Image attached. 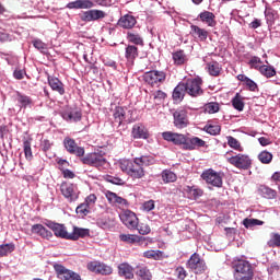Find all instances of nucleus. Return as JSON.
I'll return each mask as SVG.
<instances>
[{
  "instance_id": "obj_2",
  "label": "nucleus",
  "mask_w": 280,
  "mask_h": 280,
  "mask_svg": "<svg viewBox=\"0 0 280 280\" xmlns=\"http://www.w3.org/2000/svg\"><path fill=\"white\" fill-rule=\"evenodd\" d=\"M119 167L121 172H124L125 174H127V176H130L133 179L143 178V176H145V171L137 162L136 158L133 159V161L122 160L119 163Z\"/></svg>"
},
{
  "instance_id": "obj_7",
  "label": "nucleus",
  "mask_w": 280,
  "mask_h": 280,
  "mask_svg": "<svg viewBox=\"0 0 280 280\" xmlns=\"http://www.w3.org/2000/svg\"><path fill=\"white\" fill-rule=\"evenodd\" d=\"M201 178L205 180V183H207V185H211L212 187L220 188L223 185L222 173L215 172L213 168L203 171Z\"/></svg>"
},
{
  "instance_id": "obj_18",
  "label": "nucleus",
  "mask_w": 280,
  "mask_h": 280,
  "mask_svg": "<svg viewBox=\"0 0 280 280\" xmlns=\"http://www.w3.org/2000/svg\"><path fill=\"white\" fill-rule=\"evenodd\" d=\"M63 145L69 154H74V156H84V148L79 147L74 139L69 137L65 138Z\"/></svg>"
},
{
  "instance_id": "obj_64",
  "label": "nucleus",
  "mask_w": 280,
  "mask_h": 280,
  "mask_svg": "<svg viewBox=\"0 0 280 280\" xmlns=\"http://www.w3.org/2000/svg\"><path fill=\"white\" fill-rule=\"evenodd\" d=\"M86 205H89L90 207H93V205H95V202H97V196H95V194H91L85 198L84 201Z\"/></svg>"
},
{
  "instance_id": "obj_40",
  "label": "nucleus",
  "mask_w": 280,
  "mask_h": 280,
  "mask_svg": "<svg viewBox=\"0 0 280 280\" xmlns=\"http://www.w3.org/2000/svg\"><path fill=\"white\" fill-rule=\"evenodd\" d=\"M119 240L126 244H139V242H141V236L135 234H120Z\"/></svg>"
},
{
  "instance_id": "obj_9",
  "label": "nucleus",
  "mask_w": 280,
  "mask_h": 280,
  "mask_svg": "<svg viewBox=\"0 0 280 280\" xmlns=\"http://www.w3.org/2000/svg\"><path fill=\"white\" fill-rule=\"evenodd\" d=\"M187 268L192 270L195 275H202L207 270V262L200 258L198 253H194L187 261Z\"/></svg>"
},
{
  "instance_id": "obj_26",
  "label": "nucleus",
  "mask_w": 280,
  "mask_h": 280,
  "mask_svg": "<svg viewBox=\"0 0 280 280\" xmlns=\"http://www.w3.org/2000/svg\"><path fill=\"white\" fill-rule=\"evenodd\" d=\"M125 58L127 62L135 65V60L139 58V47L136 45H127L125 48Z\"/></svg>"
},
{
  "instance_id": "obj_31",
  "label": "nucleus",
  "mask_w": 280,
  "mask_h": 280,
  "mask_svg": "<svg viewBox=\"0 0 280 280\" xmlns=\"http://www.w3.org/2000/svg\"><path fill=\"white\" fill-rule=\"evenodd\" d=\"M190 34L195 38H199V40L205 42L209 37V32L205 28H201L198 25H191L190 26Z\"/></svg>"
},
{
  "instance_id": "obj_29",
  "label": "nucleus",
  "mask_w": 280,
  "mask_h": 280,
  "mask_svg": "<svg viewBox=\"0 0 280 280\" xmlns=\"http://www.w3.org/2000/svg\"><path fill=\"white\" fill-rule=\"evenodd\" d=\"M48 84L52 91L59 93V95H65V83L56 77H48Z\"/></svg>"
},
{
  "instance_id": "obj_41",
  "label": "nucleus",
  "mask_w": 280,
  "mask_h": 280,
  "mask_svg": "<svg viewBox=\"0 0 280 280\" xmlns=\"http://www.w3.org/2000/svg\"><path fill=\"white\" fill-rule=\"evenodd\" d=\"M232 106L233 108H235V110H238L240 113L244 110V97H242L240 93H236L235 96L232 98Z\"/></svg>"
},
{
  "instance_id": "obj_55",
  "label": "nucleus",
  "mask_w": 280,
  "mask_h": 280,
  "mask_svg": "<svg viewBox=\"0 0 280 280\" xmlns=\"http://www.w3.org/2000/svg\"><path fill=\"white\" fill-rule=\"evenodd\" d=\"M89 209H91V207L83 202L77 207L75 211L78 215H80L81 218H85V215H89V213H91V210Z\"/></svg>"
},
{
  "instance_id": "obj_16",
  "label": "nucleus",
  "mask_w": 280,
  "mask_h": 280,
  "mask_svg": "<svg viewBox=\"0 0 280 280\" xmlns=\"http://www.w3.org/2000/svg\"><path fill=\"white\" fill-rule=\"evenodd\" d=\"M174 117V126L178 128V130H183V128H187L189 126V117L187 116V110L177 109L173 114Z\"/></svg>"
},
{
  "instance_id": "obj_51",
  "label": "nucleus",
  "mask_w": 280,
  "mask_h": 280,
  "mask_svg": "<svg viewBox=\"0 0 280 280\" xmlns=\"http://www.w3.org/2000/svg\"><path fill=\"white\" fill-rule=\"evenodd\" d=\"M18 102L21 104L22 108H27V106H32L33 101L32 97L27 95H23L18 92Z\"/></svg>"
},
{
  "instance_id": "obj_50",
  "label": "nucleus",
  "mask_w": 280,
  "mask_h": 280,
  "mask_svg": "<svg viewBox=\"0 0 280 280\" xmlns=\"http://www.w3.org/2000/svg\"><path fill=\"white\" fill-rule=\"evenodd\" d=\"M23 150L26 161H32L34 159V154L32 153V141L25 140L23 142Z\"/></svg>"
},
{
  "instance_id": "obj_39",
  "label": "nucleus",
  "mask_w": 280,
  "mask_h": 280,
  "mask_svg": "<svg viewBox=\"0 0 280 280\" xmlns=\"http://www.w3.org/2000/svg\"><path fill=\"white\" fill-rule=\"evenodd\" d=\"M137 277L141 280H152V272L147 266H137Z\"/></svg>"
},
{
  "instance_id": "obj_21",
  "label": "nucleus",
  "mask_w": 280,
  "mask_h": 280,
  "mask_svg": "<svg viewBox=\"0 0 280 280\" xmlns=\"http://www.w3.org/2000/svg\"><path fill=\"white\" fill-rule=\"evenodd\" d=\"M118 276L124 279H135V268L128 262H121L118 265Z\"/></svg>"
},
{
  "instance_id": "obj_45",
  "label": "nucleus",
  "mask_w": 280,
  "mask_h": 280,
  "mask_svg": "<svg viewBox=\"0 0 280 280\" xmlns=\"http://www.w3.org/2000/svg\"><path fill=\"white\" fill-rule=\"evenodd\" d=\"M228 145L232 148L233 150H236L237 152H244V147H242V143L238 142L236 138L233 136H228Z\"/></svg>"
},
{
  "instance_id": "obj_8",
  "label": "nucleus",
  "mask_w": 280,
  "mask_h": 280,
  "mask_svg": "<svg viewBox=\"0 0 280 280\" xmlns=\"http://www.w3.org/2000/svg\"><path fill=\"white\" fill-rule=\"evenodd\" d=\"M82 163L84 165H90L91 167H104L106 164V158H104V152L96 151L82 158Z\"/></svg>"
},
{
  "instance_id": "obj_30",
  "label": "nucleus",
  "mask_w": 280,
  "mask_h": 280,
  "mask_svg": "<svg viewBox=\"0 0 280 280\" xmlns=\"http://www.w3.org/2000/svg\"><path fill=\"white\" fill-rule=\"evenodd\" d=\"M258 194L262 198H266V200H275V198H277V190L266 185H260L258 187Z\"/></svg>"
},
{
  "instance_id": "obj_43",
  "label": "nucleus",
  "mask_w": 280,
  "mask_h": 280,
  "mask_svg": "<svg viewBox=\"0 0 280 280\" xmlns=\"http://www.w3.org/2000/svg\"><path fill=\"white\" fill-rule=\"evenodd\" d=\"M16 246L13 243H7L0 245V258L8 257L10 254L14 253Z\"/></svg>"
},
{
  "instance_id": "obj_5",
  "label": "nucleus",
  "mask_w": 280,
  "mask_h": 280,
  "mask_svg": "<svg viewBox=\"0 0 280 280\" xmlns=\"http://www.w3.org/2000/svg\"><path fill=\"white\" fill-rule=\"evenodd\" d=\"M184 86L187 95H190V97H200V95H205V90H202V79L200 78L187 79L186 82H184Z\"/></svg>"
},
{
  "instance_id": "obj_11",
  "label": "nucleus",
  "mask_w": 280,
  "mask_h": 280,
  "mask_svg": "<svg viewBox=\"0 0 280 280\" xmlns=\"http://www.w3.org/2000/svg\"><path fill=\"white\" fill-rule=\"evenodd\" d=\"M54 270H55L58 279H61V280H82L80 275H78L74 271H71V270L67 269L61 264H55L54 265Z\"/></svg>"
},
{
  "instance_id": "obj_62",
  "label": "nucleus",
  "mask_w": 280,
  "mask_h": 280,
  "mask_svg": "<svg viewBox=\"0 0 280 280\" xmlns=\"http://www.w3.org/2000/svg\"><path fill=\"white\" fill-rule=\"evenodd\" d=\"M51 145H54V142H51L47 139H44L40 142V148L44 152H48V150H51Z\"/></svg>"
},
{
  "instance_id": "obj_36",
  "label": "nucleus",
  "mask_w": 280,
  "mask_h": 280,
  "mask_svg": "<svg viewBox=\"0 0 280 280\" xmlns=\"http://www.w3.org/2000/svg\"><path fill=\"white\" fill-rule=\"evenodd\" d=\"M89 235H90L89 229L74 226L73 232L70 233V240H72L73 242H77V240H80V237H89Z\"/></svg>"
},
{
  "instance_id": "obj_54",
  "label": "nucleus",
  "mask_w": 280,
  "mask_h": 280,
  "mask_svg": "<svg viewBox=\"0 0 280 280\" xmlns=\"http://www.w3.org/2000/svg\"><path fill=\"white\" fill-rule=\"evenodd\" d=\"M258 160L260 161V163L268 165L272 163V153L268 151H262L258 154Z\"/></svg>"
},
{
  "instance_id": "obj_52",
  "label": "nucleus",
  "mask_w": 280,
  "mask_h": 280,
  "mask_svg": "<svg viewBox=\"0 0 280 280\" xmlns=\"http://www.w3.org/2000/svg\"><path fill=\"white\" fill-rule=\"evenodd\" d=\"M203 130L208 132V135H212L213 137L220 135L222 131V127L220 125H206Z\"/></svg>"
},
{
  "instance_id": "obj_63",
  "label": "nucleus",
  "mask_w": 280,
  "mask_h": 280,
  "mask_svg": "<svg viewBox=\"0 0 280 280\" xmlns=\"http://www.w3.org/2000/svg\"><path fill=\"white\" fill-rule=\"evenodd\" d=\"M154 207H155V203H154V200H148L145 201L143 205H142V209L143 211H152L154 210Z\"/></svg>"
},
{
  "instance_id": "obj_48",
  "label": "nucleus",
  "mask_w": 280,
  "mask_h": 280,
  "mask_svg": "<svg viewBox=\"0 0 280 280\" xmlns=\"http://www.w3.org/2000/svg\"><path fill=\"white\" fill-rule=\"evenodd\" d=\"M243 225L245 229H253V226H264V221L259 219H244L243 220Z\"/></svg>"
},
{
  "instance_id": "obj_3",
  "label": "nucleus",
  "mask_w": 280,
  "mask_h": 280,
  "mask_svg": "<svg viewBox=\"0 0 280 280\" xmlns=\"http://www.w3.org/2000/svg\"><path fill=\"white\" fill-rule=\"evenodd\" d=\"M59 191L67 202H75L80 198L78 185L70 182H62L59 186Z\"/></svg>"
},
{
  "instance_id": "obj_4",
  "label": "nucleus",
  "mask_w": 280,
  "mask_h": 280,
  "mask_svg": "<svg viewBox=\"0 0 280 280\" xmlns=\"http://www.w3.org/2000/svg\"><path fill=\"white\" fill-rule=\"evenodd\" d=\"M167 74L165 71L161 70H151L142 75V80H144L145 84L155 89H159V86L165 82Z\"/></svg>"
},
{
  "instance_id": "obj_6",
  "label": "nucleus",
  "mask_w": 280,
  "mask_h": 280,
  "mask_svg": "<svg viewBox=\"0 0 280 280\" xmlns=\"http://www.w3.org/2000/svg\"><path fill=\"white\" fill-rule=\"evenodd\" d=\"M228 163L237 170H250V167H253L250 156L242 153L228 158Z\"/></svg>"
},
{
  "instance_id": "obj_47",
  "label": "nucleus",
  "mask_w": 280,
  "mask_h": 280,
  "mask_svg": "<svg viewBox=\"0 0 280 280\" xmlns=\"http://www.w3.org/2000/svg\"><path fill=\"white\" fill-rule=\"evenodd\" d=\"M269 248H280V234L279 233H271L270 240L267 242Z\"/></svg>"
},
{
  "instance_id": "obj_49",
  "label": "nucleus",
  "mask_w": 280,
  "mask_h": 280,
  "mask_svg": "<svg viewBox=\"0 0 280 280\" xmlns=\"http://www.w3.org/2000/svg\"><path fill=\"white\" fill-rule=\"evenodd\" d=\"M265 16H266L267 23H275V21L279 19V13L275 9L269 8L265 10Z\"/></svg>"
},
{
  "instance_id": "obj_33",
  "label": "nucleus",
  "mask_w": 280,
  "mask_h": 280,
  "mask_svg": "<svg viewBox=\"0 0 280 280\" xmlns=\"http://www.w3.org/2000/svg\"><path fill=\"white\" fill-rule=\"evenodd\" d=\"M105 196H106L108 202H110L113 205H120L121 207H128V200L122 197L117 196V194H115L113 191H107Z\"/></svg>"
},
{
  "instance_id": "obj_23",
  "label": "nucleus",
  "mask_w": 280,
  "mask_h": 280,
  "mask_svg": "<svg viewBox=\"0 0 280 280\" xmlns=\"http://www.w3.org/2000/svg\"><path fill=\"white\" fill-rule=\"evenodd\" d=\"M199 21L208 25V27H215L218 25V21H215V14L211 11H203L198 15Z\"/></svg>"
},
{
  "instance_id": "obj_35",
  "label": "nucleus",
  "mask_w": 280,
  "mask_h": 280,
  "mask_svg": "<svg viewBox=\"0 0 280 280\" xmlns=\"http://www.w3.org/2000/svg\"><path fill=\"white\" fill-rule=\"evenodd\" d=\"M236 78L240 82H244L248 91H252L253 93H255V91H259V86L255 83V81H253V79L246 77V74H238Z\"/></svg>"
},
{
  "instance_id": "obj_61",
  "label": "nucleus",
  "mask_w": 280,
  "mask_h": 280,
  "mask_svg": "<svg viewBox=\"0 0 280 280\" xmlns=\"http://www.w3.org/2000/svg\"><path fill=\"white\" fill-rule=\"evenodd\" d=\"M165 97H167V94L161 90H158L156 92L153 93L154 102H163Z\"/></svg>"
},
{
  "instance_id": "obj_1",
  "label": "nucleus",
  "mask_w": 280,
  "mask_h": 280,
  "mask_svg": "<svg viewBox=\"0 0 280 280\" xmlns=\"http://www.w3.org/2000/svg\"><path fill=\"white\" fill-rule=\"evenodd\" d=\"M233 279L234 280H254L255 268L248 260L236 259L232 262Z\"/></svg>"
},
{
  "instance_id": "obj_19",
  "label": "nucleus",
  "mask_w": 280,
  "mask_h": 280,
  "mask_svg": "<svg viewBox=\"0 0 280 280\" xmlns=\"http://www.w3.org/2000/svg\"><path fill=\"white\" fill-rule=\"evenodd\" d=\"M66 8H68V10H91L95 8V3L93 0H75L69 2Z\"/></svg>"
},
{
  "instance_id": "obj_32",
  "label": "nucleus",
  "mask_w": 280,
  "mask_h": 280,
  "mask_svg": "<svg viewBox=\"0 0 280 280\" xmlns=\"http://www.w3.org/2000/svg\"><path fill=\"white\" fill-rule=\"evenodd\" d=\"M187 90L185 89V82H179L173 91L174 102H183L185 100V94Z\"/></svg>"
},
{
  "instance_id": "obj_34",
  "label": "nucleus",
  "mask_w": 280,
  "mask_h": 280,
  "mask_svg": "<svg viewBox=\"0 0 280 280\" xmlns=\"http://www.w3.org/2000/svg\"><path fill=\"white\" fill-rule=\"evenodd\" d=\"M127 40L128 43H131V45H138L139 47H143L144 45L143 37L141 36V34L135 31L127 32Z\"/></svg>"
},
{
  "instance_id": "obj_44",
  "label": "nucleus",
  "mask_w": 280,
  "mask_h": 280,
  "mask_svg": "<svg viewBox=\"0 0 280 280\" xmlns=\"http://www.w3.org/2000/svg\"><path fill=\"white\" fill-rule=\"evenodd\" d=\"M259 73L265 78H275V75H277V70H275L272 66L262 65L259 68Z\"/></svg>"
},
{
  "instance_id": "obj_27",
  "label": "nucleus",
  "mask_w": 280,
  "mask_h": 280,
  "mask_svg": "<svg viewBox=\"0 0 280 280\" xmlns=\"http://www.w3.org/2000/svg\"><path fill=\"white\" fill-rule=\"evenodd\" d=\"M131 136L135 139H148L150 137V133L148 132V129L145 126L141 124L133 125L131 130Z\"/></svg>"
},
{
  "instance_id": "obj_59",
  "label": "nucleus",
  "mask_w": 280,
  "mask_h": 280,
  "mask_svg": "<svg viewBox=\"0 0 280 280\" xmlns=\"http://www.w3.org/2000/svg\"><path fill=\"white\" fill-rule=\"evenodd\" d=\"M177 280H185L187 279V270H185V267H177L174 272Z\"/></svg>"
},
{
  "instance_id": "obj_20",
  "label": "nucleus",
  "mask_w": 280,
  "mask_h": 280,
  "mask_svg": "<svg viewBox=\"0 0 280 280\" xmlns=\"http://www.w3.org/2000/svg\"><path fill=\"white\" fill-rule=\"evenodd\" d=\"M31 233H33L34 235H38L43 240H51V237H54V233H51V231L47 230L40 223L32 225Z\"/></svg>"
},
{
  "instance_id": "obj_17",
  "label": "nucleus",
  "mask_w": 280,
  "mask_h": 280,
  "mask_svg": "<svg viewBox=\"0 0 280 280\" xmlns=\"http://www.w3.org/2000/svg\"><path fill=\"white\" fill-rule=\"evenodd\" d=\"M46 226L50 229V231H52L56 237H60L61 240H70L71 234L67 232V228L65 226V224L48 221L46 223Z\"/></svg>"
},
{
  "instance_id": "obj_15",
  "label": "nucleus",
  "mask_w": 280,
  "mask_h": 280,
  "mask_svg": "<svg viewBox=\"0 0 280 280\" xmlns=\"http://www.w3.org/2000/svg\"><path fill=\"white\" fill-rule=\"evenodd\" d=\"M60 115L65 121L78 122L82 120V112L78 108L67 106L60 112Z\"/></svg>"
},
{
  "instance_id": "obj_28",
  "label": "nucleus",
  "mask_w": 280,
  "mask_h": 280,
  "mask_svg": "<svg viewBox=\"0 0 280 280\" xmlns=\"http://www.w3.org/2000/svg\"><path fill=\"white\" fill-rule=\"evenodd\" d=\"M126 110H128V108L121 106H117L114 109V124H117L118 128H121V125L124 124V121H126Z\"/></svg>"
},
{
  "instance_id": "obj_12",
  "label": "nucleus",
  "mask_w": 280,
  "mask_h": 280,
  "mask_svg": "<svg viewBox=\"0 0 280 280\" xmlns=\"http://www.w3.org/2000/svg\"><path fill=\"white\" fill-rule=\"evenodd\" d=\"M79 16L83 23H92L94 21L106 19V12L97 9H91L83 11Z\"/></svg>"
},
{
  "instance_id": "obj_57",
  "label": "nucleus",
  "mask_w": 280,
  "mask_h": 280,
  "mask_svg": "<svg viewBox=\"0 0 280 280\" xmlns=\"http://www.w3.org/2000/svg\"><path fill=\"white\" fill-rule=\"evenodd\" d=\"M248 65L250 69H256L257 71H259V69H261V58L254 56L248 61Z\"/></svg>"
},
{
  "instance_id": "obj_25",
  "label": "nucleus",
  "mask_w": 280,
  "mask_h": 280,
  "mask_svg": "<svg viewBox=\"0 0 280 280\" xmlns=\"http://www.w3.org/2000/svg\"><path fill=\"white\" fill-rule=\"evenodd\" d=\"M119 27L122 30H132L137 25V18L130 14H126L118 20Z\"/></svg>"
},
{
  "instance_id": "obj_38",
  "label": "nucleus",
  "mask_w": 280,
  "mask_h": 280,
  "mask_svg": "<svg viewBox=\"0 0 280 280\" xmlns=\"http://www.w3.org/2000/svg\"><path fill=\"white\" fill-rule=\"evenodd\" d=\"M161 177L164 185H167L170 183H176V180H178V176L176 175V173L172 172L171 170L162 171Z\"/></svg>"
},
{
  "instance_id": "obj_53",
  "label": "nucleus",
  "mask_w": 280,
  "mask_h": 280,
  "mask_svg": "<svg viewBox=\"0 0 280 280\" xmlns=\"http://www.w3.org/2000/svg\"><path fill=\"white\" fill-rule=\"evenodd\" d=\"M205 110L209 115H215V113L220 112V104L217 102L207 103L205 105Z\"/></svg>"
},
{
  "instance_id": "obj_60",
  "label": "nucleus",
  "mask_w": 280,
  "mask_h": 280,
  "mask_svg": "<svg viewBox=\"0 0 280 280\" xmlns=\"http://www.w3.org/2000/svg\"><path fill=\"white\" fill-rule=\"evenodd\" d=\"M136 230L138 231V233H140V235H148L150 231H152L150 229V225H148L147 223H141Z\"/></svg>"
},
{
  "instance_id": "obj_14",
  "label": "nucleus",
  "mask_w": 280,
  "mask_h": 280,
  "mask_svg": "<svg viewBox=\"0 0 280 280\" xmlns=\"http://www.w3.org/2000/svg\"><path fill=\"white\" fill-rule=\"evenodd\" d=\"M86 268L90 272H95V275H103L105 277L113 272V267L97 260L89 262Z\"/></svg>"
},
{
  "instance_id": "obj_58",
  "label": "nucleus",
  "mask_w": 280,
  "mask_h": 280,
  "mask_svg": "<svg viewBox=\"0 0 280 280\" xmlns=\"http://www.w3.org/2000/svg\"><path fill=\"white\" fill-rule=\"evenodd\" d=\"M143 257H145L147 259H161V250H147L143 253Z\"/></svg>"
},
{
  "instance_id": "obj_56",
  "label": "nucleus",
  "mask_w": 280,
  "mask_h": 280,
  "mask_svg": "<svg viewBox=\"0 0 280 280\" xmlns=\"http://www.w3.org/2000/svg\"><path fill=\"white\" fill-rule=\"evenodd\" d=\"M186 191L192 196V198H200L205 191L200 188H196V186H187Z\"/></svg>"
},
{
  "instance_id": "obj_10",
  "label": "nucleus",
  "mask_w": 280,
  "mask_h": 280,
  "mask_svg": "<svg viewBox=\"0 0 280 280\" xmlns=\"http://www.w3.org/2000/svg\"><path fill=\"white\" fill-rule=\"evenodd\" d=\"M122 224L127 226L130 231H137L139 226V218H137V214L130 210H125L119 215Z\"/></svg>"
},
{
  "instance_id": "obj_24",
  "label": "nucleus",
  "mask_w": 280,
  "mask_h": 280,
  "mask_svg": "<svg viewBox=\"0 0 280 280\" xmlns=\"http://www.w3.org/2000/svg\"><path fill=\"white\" fill-rule=\"evenodd\" d=\"M205 145H206L205 140L198 137H192V138L186 137V142H185V145L183 147V150H196V148H205Z\"/></svg>"
},
{
  "instance_id": "obj_46",
  "label": "nucleus",
  "mask_w": 280,
  "mask_h": 280,
  "mask_svg": "<svg viewBox=\"0 0 280 280\" xmlns=\"http://www.w3.org/2000/svg\"><path fill=\"white\" fill-rule=\"evenodd\" d=\"M136 161L139 163L140 167L143 170V167H148L154 163V158L142 155L140 158H136Z\"/></svg>"
},
{
  "instance_id": "obj_37",
  "label": "nucleus",
  "mask_w": 280,
  "mask_h": 280,
  "mask_svg": "<svg viewBox=\"0 0 280 280\" xmlns=\"http://www.w3.org/2000/svg\"><path fill=\"white\" fill-rule=\"evenodd\" d=\"M208 73L213 78H218L222 73V66L218 61H210L207 63Z\"/></svg>"
},
{
  "instance_id": "obj_13",
  "label": "nucleus",
  "mask_w": 280,
  "mask_h": 280,
  "mask_svg": "<svg viewBox=\"0 0 280 280\" xmlns=\"http://www.w3.org/2000/svg\"><path fill=\"white\" fill-rule=\"evenodd\" d=\"M162 138L164 141L173 143V145H183V148H185V143L187 142V136L178 132L164 131L162 132Z\"/></svg>"
},
{
  "instance_id": "obj_22",
  "label": "nucleus",
  "mask_w": 280,
  "mask_h": 280,
  "mask_svg": "<svg viewBox=\"0 0 280 280\" xmlns=\"http://www.w3.org/2000/svg\"><path fill=\"white\" fill-rule=\"evenodd\" d=\"M172 59L174 65L177 67H183V65H187L189 62V56L183 49H178L172 52Z\"/></svg>"
},
{
  "instance_id": "obj_42",
  "label": "nucleus",
  "mask_w": 280,
  "mask_h": 280,
  "mask_svg": "<svg viewBox=\"0 0 280 280\" xmlns=\"http://www.w3.org/2000/svg\"><path fill=\"white\" fill-rule=\"evenodd\" d=\"M16 246L13 243H7L0 245V258L8 257L10 254L14 253Z\"/></svg>"
}]
</instances>
